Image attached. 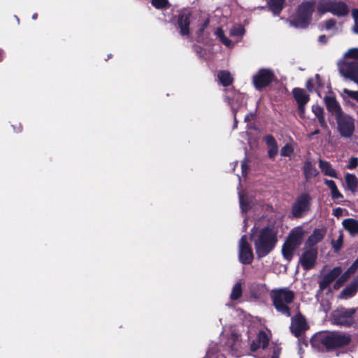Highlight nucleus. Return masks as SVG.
<instances>
[{"instance_id":"nucleus-1","label":"nucleus","mask_w":358,"mask_h":358,"mask_svg":"<svg viewBox=\"0 0 358 358\" xmlns=\"http://www.w3.org/2000/svg\"><path fill=\"white\" fill-rule=\"evenodd\" d=\"M252 232L251 238L254 241L257 256L259 257H265L273 250L276 242L272 229L268 227L264 228L256 237L254 229Z\"/></svg>"},{"instance_id":"nucleus-2","label":"nucleus","mask_w":358,"mask_h":358,"mask_svg":"<svg viewBox=\"0 0 358 358\" xmlns=\"http://www.w3.org/2000/svg\"><path fill=\"white\" fill-rule=\"evenodd\" d=\"M270 294L275 309L289 317L290 310L288 305L293 301L294 292L287 287H283L271 290Z\"/></svg>"},{"instance_id":"nucleus-3","label":"nucleus","mask_w":358,"mask_h":358,"mask_svg":"<svg viewBox=\"0 0 358 358\" xmlns=\"http://www.w3.org/2000/svg\"><path fill=\"white\" fill-rule=\"evenodd\" d=\"M317 10L320 14L329 12L338 17L347 16L350 13V8L345 2L336 1H320L317 6Z\"/></svg>"},{"instance_id":"nucleus-4","label":"nucleus","mask_w":358,"mask_h":358,"mask_svg":"<svg viewBox=\"0 0 358 358\" xmlns=\"http://www.w3.org/2000/svg\"><path fill=\"white\" fill-rule=\"evenodd\" d=\"M351 341L350 335L341 332H331L321 338L322 343L328 350H334L348 345Z\"/></svg>"},{"instance_id":"nucleus-5","label":"nucleus","mask_w":358,"mask_h":358,"mask_svg":"<svg viewBox=\"0 0 358 358\" xmlns=\"http://www.w3.org/2000/svg\"><path fill=\"white\" fill-rule=\"evenodd\" d=\"M314 11V3L304 2L301 3L298 9L295 20L291 24L299 28H304L310 22L311 15Z\"/></svg>"},{"instance_id":"nucleus-6","label":"nucleus","mask_w":358,"mask_h":358,"mask_svg":"<svg viewBox=\"0 0 358 358\" xmlns=\"http://www.w3.org/2000/svg\"><path fill=\"white\" fill-rule=\"evenodd\" d=\"M225 100L227 101L229 105L231 106V109L234 113V128L236 127L237 120H236V113L239 110H241L245 108L246 103V97L245 95L241 94L238 92H236L234 90H229L227 92V94L225 96Z\"/></svg>"},{"instance_id":"nucleus-7","label":"nucleus","mask_w":358,"mask_h":358,"mask_svg":"<svg viewBox=\"0 0 358 358\" xmlns=\"http://www.w3.org/2000/svg\"><path fill=\"white\" fill-rule=\"evenodd\" d=\"M337 129L341 137L349 138L355 131V120L348 114L343 113L336 117Z\"/></svg>"},{"instance_id":"nucleus-8","label":"nucleus","mask_w":358,"mask_h":358,"mask_svg":"<svg viewBox=\"0 0 358 358\" xmlns=\"http://www.w3.org/2000/svg\"><path fill=\"white\" fill-rule=\"evenodd\" d=\"M311 197L308 194H302L299 196L294 202L292 213L295 217H301L307 214L310 210Z\"/></svg>"},{"instance_id":"nucleus-9","label":"nucleus","mask_w":358,"mask_h":358,"mask_svg":"<svg viewBox=\"0 0 358 358\" xmlns=\"http://www.w3.org/2000/svg\"><path fill=\"white\" fill-rule=\"evenodd\" d=\"M341 74L358 84V62L345 61L338 64Z\"/></svg>"},{"instance_id":"nucleus-10","label":"nucleus","mask_w":358,"mask_h":358,"mask_svg":"<svg viewBox=\"0 0 358 358\" xmlns=\"http://www.w3.org/2000/svg\"><path fill=\"white\" fill-rule=\"evenodd\" d=\"M317 257V250L316 248H308L305 246L300 257L299 262L303 269L310 270L314 267Z\"/></svg>"},{"instance_id":"nucleus-11","label":"nucleus","mask_w":358,"mask_h":358,"mask_svg":"<svg viewBox=\"0 0 358 358\" xmlns=\"http://www.w3.org/2000/svg\"><path fill=\"white\" fill-rule=\"evenodd\" d=\"M238 257L242 264H250L253 260V253L250 244L247 241V236H243L238 244Z\"/></svg>"},{"instance_id":"nucleus-12","label":"nucleus","mask_w":358,"mask_h":358,"mask_svg":"<svg viewBox=\"0 0 358 358\" xmlns=\"http://www.w3.org/2000/svg\"><path fill=\"white\" fill-rule=\"evenodd\" d=\"M273 74L268 69H261L253 76V83L255 87L261 90L267 86L273 80Z\"/></svg>"},{"instance_id":"nucleus-13","label":"nucleus","mask_w":358,"mask_h":358,"mask_svg":"<svg viewBox=\"0 0 358 358\" xmlns=\"http://www.w3.org/2000/svg\"><path fill=\"white\" fill-rule=\"evenodd\" d=\"M355 311V309H350L336 312L334 315V323L341 326L350 327L353 323L352 315Z\"/></svg>"},{"instance_id":"nucleus-14","label":"nucleus","mask_w":358,"mask_h":358,"mask_svg":"<svg viewBox=\"0 0 358 358\" xmlns=\"http://www.w3.org/2000/svg\"><path fill=\"white\" fill-rule=\"evenodd\" d=\"M290 329L294 336H299L308 329L306 319L300 314L296 315L292 320Z\"/></svg>"},{"instance_id":"nucleus-15","label":"nucleus","mask_w":358,"mask_h":358,"mask_svg":"<svg viewBox=\"0 0 358 358\" xmlns=\"http://www.w3.org/2000/svg\"><path fill=\"white\" fill-rule=\"evenodd\" d=\"M191 12L189 10H182L178 15V25L180 28V33L182 36L188 35L189 33Z\"/></svg>"},{"instance_id":"nucleus-16","label":"nucleus","mask_w":358,"mask_h":358,"mask_svg":"<svg viewBox=\"0 0 358 358\" xmlns=\"http://www.w3.org/2000/svg\"><path fill=\"white\" fill-rule=\"evenodd\" d=\"M326 107L329 113L336 117L343 114L341 107L335 97L332 95H327L324 98Z\"/></svg>"},{"instance_id":"nucleus-17","label":"nucleus","mask_w":358,"mask_h":358,"mask_svg":"<svg viewBox=\"0 0 358 358\" xmlns=\"http://www.w3.org/2000/svg\"><path fill=\"white\" fill-rule=\"evenodd\" d=\"M342 272V268L339 266L334 268L328 273L324 275L322 280L320 282V288L324 290L330 285Z\"/></svg>"},{"instance_id":"nucleus-18","label":"nucleus","mask_w":358,"mask_h":358,"mask_svg":"<svg viewBox=\"0 0 358 358\" xmlns=\"http://www.w3.org/2000/svg\"><path fill=\"white\" fill-rule=\"evenodd\" d=\"M358 291V276L355 278L340 294V298L348 299L352 297Z\"/></svg>"},{"instance_id":"nucleus-19","label":"nucleus","mask_w":358,"mask_h":358,"mask_svg":"<svg viewBox=\"0 0 358 358\" xmlns=\"http://www.w3.org/2000/svg\"><path fill=\"white\" fill-rule=\"evenodd\" d=\"M324 236V231L322 229H315L307 240L305 246L308 248H315V245L322 240Z\"/></svg>"},{"instance_id":"nucleus-20","label":"nucleus","mask_w":358,"mask_h":358,"mask_svg":"<svg viewBox=\"0 0 358 358\" xmlns=\"http://www.w3.org/2000/svg\"><path fill=\"white\" fill-rule=\"evenodd\" d=\"M303 235V229L301 227H296L292 230L287 240L299 246L302 241Z\"/></svg>"},{"instance_id":"nucleus-21","label":"nucleus","mask_w":358,"mask_h":358,"mask_svg":"<svg viewBox=\"0 0 358 358\" xmlns=\"http://www.w3.org/2000/svg\"><path fill=\"white\" fill-rule=\"evenodd\" d=\"M319 166L324 175L331 178H337V173L336 170L332 167L331 164L329 162L320 159Z\"/></svg>"},{"instance_id":"nucleus-22","label":"nucleus","mask_w":358,"mask_h":358,"mask_svg":"<svg viewBox=\"0 0 358 358\" xmlns=\"http://www.w3.org/2000/svg\"><path fill=\"white\" fill-rule=\"evenodd\" d=\"M297 247V245H295V244L289 242L287 240L285 241L282 248V253L284 258L287 261H291L293 257L294 252Z\"/></svg>"},{"instance_id":"nucleus-23","label":"nucleus","mask_w":358,"mask_h":358,"mask_svg":"<svg viewBox=\"0 0 358 358\" xmlns=\"http://www.w3.org/2000/svg\"><path fill=\"white\" fill-rule=\"evenodd\" d=\"M343 227L349 231L351 235L358 234V222L354 219L348 218L342 222Z\"/></svg>"},{"instance_id":"nucleus-24","label":"nucleus","mask_w":358,"mask_h":358,"mask_svg":"<svg viewBox=\"0 0 358 358\" xmlns=\"http://www.w3.org/2000/svg\"><path fill=\"white\" fill-rule=\"evenodd\" d=\"M324 184L329 187L331 191V196L333 199H343V196L338 190L335 182L332 180L324 179Z\"/></svg>"},{"instance_id":"nucleus-25","label":"nucleus","mask_w":358,"mask_h":358,"mask_svg":"<svg viewBox=\"0 0 358 358\" xmlns=\"http://www.w3.org/2000/svg\"><path fill=\"white\" fill-rule=\"evenodd\" d=\"M293 94L297 104H306L309 101V96L303 89L294 88L293 90Z\"/></svg>"},{"instance_id":"nucleus-26","label":"nucleus","mask_w":358,"mask_h":358,"mask_svg":"<svg viewBox=\"0 0 358 358\" xmlns=\"http://www.w3.org/2000/svg\"><path fill=\"white\" fill-rule=\"evenodd\" d=\"M312 111L317 117L320 126L323 128H327V124L324 119L323 108L318 105H313L312 107Z\"/></svg>"},{"instance_id":"nucleus-27","label":"nucleus","mask_w":358,"mask_h":358,"mask_svg":"<svg viewBox=\"0 0 358 358\" xmlns=\"http://www.w3.org/2000/svg\"><path fill=\"white\" fill-rule=\"evenodd\" d=\"M285 3V0H269L268 1V6L269 10L273 13V15H278L282 10Z\"/></svg>"},{"instance_id":"nucleus-28","label":"nucleus","mask_w":358,"mask_h":358,"mask_svg":"<svg viewBox=\"0 0 358 358\" xmlns=\"http://www.w3.org/2000/svg\"><path fill=\"white\" fill-rule=\"evenodd\" d=\"M303 173L306 180L315 177L318 174V171L310 162H306L303 166Z\"/></svg>"},{"instance_id":"nucleus-29","label":"nucleus","mask_w":358,"mask_h":358,"mask_svg":"<svg viewBox=\"0 0 358 358\" xmlns=\"http://www.w3.org/2000/svg\"><path fill=\"white\" fill-rule=\"evenodd\" d=\"M322 28L327 31H333L334 33L338 32L341 30V24H338L334 19H329L324 21L322 24Z\"/></svg>"},{"instance_id":"nucleus-30","label":"nucleus","mask_w":358,"mask_h":358,"mask_svg":"<svg viewBox=\"0 0 358 358\" xmlns=\"http://www.w3.org/2000/svg\"><path fill=\"white\" fill-rule=\"evenodd\" d=\"M345 180L348 189L351 192H355L358 184V178L356 176L351 173H347L345 176Z\"/></svg>"},{"instance_id":"nucleus-31","label":"nucleus","mask_w":358,"mask_h":358,"mask_svg":"<svg viewBox=\"0 0 358 358\" xmlns=\"http://www.w3.org/2000/svg\"><path fill=\"white\" fill-rule=\"evenodd\" d=\"M217 78L223 86H229L233 82V77L227 71H221L217 74Z\"/></svg>"},{"instance_id":"nucleus-32","label":"nucleus","mask_w":358,"mask_h":358,"mask_svg":"<svg viewBox=\"0 0 358 358\" xmlns=\"http://www.w3.org/2000/svg\"><path fill=\"white\" fill-rule=\"evenodd\" d=\"M270 331L268 330L260 331L257 336L258 343L261 344L262 348L264 349L267 347L270 340Z\"/></svg>"},{"instance_id":"nucleus-33","label":"nucleus","mask_w":358,"mask_h":358,"mask_svg":"<svg viewBox=\"0 0 358 358\" xmlns=\"http://www.w3.org/2000/svg\"><path fill=\"white\" fill-rule=\"evenodd\" d=\"M239 201L241 211L243 213L247 212L250 208L252 207L253 202L252 199L248 196H244L241 193H239Z\"/></svg>"},{"instance_id":"nucleus-34","label":"nucleus","mask_w":358,"mask_h":358,"mask_svg":"<svg viewBox=\"0 0 358 358\" xmlns=\"http://www.w3.org/2000/svg\"><path fill=\"white\" fill-rule=\"evenodd\" d=\"M215 36L220 39V41L227 47H233V42L225 36L223 30L221 28H217L215 31Z\"/></svg>"},{"instance_id":"nucleus-35","label":"nucleus","mask_w":358,"mask_h":358,"mask_svg":"<svg viewBox=\"0 0 358 358\" xmlns=\"http://www.w3.org/2000/svg\"><path fill=\"white\" fill-rule=\"evenodd\" d=\"M242 285L241 282H236L231 290V294H230V299L232 301H235L238 299L241 295H242Z\"/></svg>"},{"instance_id":"nucleus-36","label":"nucleus","mask_w":358,"mask_h":358,"mask_svg":"<svg viewBox=\"0 0 358 358\" xmlns=\"http://www.w3.org/2000/svg\"><path fill=\"white\" fill-rule=\"evenodd\" d=\"M152 5L157 9H166L169 7L168 0H152Z\"/></svg>"},{"instance_id":"nucleus-37","label":"nucleus","mask_w":358,"mask_h":358,"mask_svg":"<svg viewBox=\"0 0 358 358\" xmlns=\"http://www.w3.org/2000/svg\"><path fill=\"white\" fill-rule=\"evenodd\" d=\"M294 152V148L291 144H286L280 150V154L284 157H289Z\"/></svg>"},{"instance_id":"nucleus-38","label":"nucleus","mask_w":358,"mask_h":358,"mask_svg":"<svg viewBox=\"0 0 358 358\" xmlns=\"http://www.w3.org/2000/svg\"><path fill=\"white\" fill-rule=\"evenodd\" d=\"M245 30L242 26L234 27L230 30V34L233 36H241L244 34Z\"/></svg>"},{"instance_id":"nucleus-39","label":"nucleus","mask_w":358,"mask_h":358,"mask_svg":"<svg viewBox=\"0 0 358 358\" xmlns=\"http://www.w3.org/2000/svg\"><path fill=\"white\" fill-rule=\"evenodd\" d=\"M343 94L354 100H356L358 102V91H352L348 89H343Z\"/></svg>"},{"instance_id":"nucleus-40","label":"nucleus","mask_w":358,"mask_h":358,"mask_svg":"<svg viewBox=\"0 0 358 358\" xmlns=\"http://www.w3.org/2000/svg\"><path fill=\"white\" fill-rule=\"evenodd\" d=\"M345 57L358 59V48H351L345 54Z\"/></svg>"},{"instance_id":"nucleus-41","label":"nucleus","mask_w":358,"mask_h":358,"mask_svg":"<svg viewBox=\"0 0 358 358\" xmlns=\"http://www.w3.org/2000/svg\"><path fill=\"white\" fill-rule=\"evenodd\" d=\"M352 16L355 22V25L353 27V31L358 34V10L353 9L352 11Z\"/></svg>"},{"instance_id":"nucleus-42","label":"nucleus","mask_w":358,"mask_h":358,"mask_svg":"<svg viewBox=\"0 0 358 358\" xmlns=\"http://www.w3.org/2000/svg\"><path fill=\"white\" fill-rule=\"evenodd\" d=\"M264 141L268 147H271L277 145V142L275 138L271 135H268L265 136Z\"/></svg>"},{"instance_id":"nucleus-43","label":"nucleus","mask_w":358,"mask_h":358,"mask_svg":"<svg viewBox=\"0 0 358 358\" xmlns=\"http://www.w3.org/2000/svg\"><path fill=\"white\" fill-rule=\"evenodd\" d=\"M342 243H343V234H341L338 240L336 241H334L333 242V247L334 248L335 250H338L341 246H342Z\"/></svg>"},{"instance_id":"nucleus-44","label":"nucleus","mask_w":358,"mask_h":358,"mask_svg":"<svg viewBox=\"0 0 358 358\" xmlns=\"http://www.w3.org/2000/svg\"><path fill=\"white\" fill-rule=\"evenodd\" d=\"M278 145H273L271 147H268V155L270 158H273L278 153Z\"/></svg>"},{"instance_id":"nucleus-45","label":"nucleus","mask_w":358,"mask_h":358,"mask_svg":"<svg viewBox=\"0 0 358 358\" xmlns=\"http://www.w3.org/2000/svg\"><path fill=\"white\" fill-rule=\"evenodd\" d=\"M358 165V159L357 157H352L349 161V164L348 165V168L350 169H353L356 168Z\"/></svg>"},{"instance_id":"nucleus-46","label":"nucleus","mask_w":358,"mask_h":358,"mask_svg":"<svg viewBox=\"0 0 358 358\" xmlns=\"http://www.w3.org/2000/svg\"><path fill=\"white\" fill-rule=\"evenodd\" d=\"M262 348V345L260 343H258V340L254 341L251 344V350L252 351H256L257 349H259Z\"/></svg>"},{"instance_id":"nucleus-47","label":"nucleus","mask_w":358,"mask_h":358,"mask_svg":"<svg viewBox=\"0 0 358 358\" xmlns=\"http://www.w3.org/2000/svg\"><path fill=\"white\" fill-rule=\"evenodd\" d=\"M305 105L306 104H301H301H298L299 115L301 117H304V114H305Z\"/></svg>"},{"instance_id":"nucleus-48","label":"nucleus","mask_w":358,"mask_h":358,"mask_svg":"<svg viewBox=\"0 0 358 358\" xmlns=\"http://www.w3.org/2000/svg\"><path fill=\"white\" fill-rule=\"evenodd\" d=\"M349 268L355 273L358 268V259H356Z\"/></svg>"},{"instance_id":"nucleus-49","label":"nucleus","mask_w":358,"mask_h":358,"mask_svg":"<svg viewBox=\"0 0 358 358\" xmlns=\"http://www.w3.org/2000/svg\"><path fill=\"white\" fill-rule=\"evenodd\" d=\"M314 80H308L306 83V87L309 91H312L314 87Z\"/></svg>"},{"instance_id":"nucleus-50","label":"nucleus","mask_w":358,"mask_h":358,"mask_svg":"<svg viewBox=\"0 0 358 358\" xmlns=\"http://www.w3.org/2000/svg\"><path fill=\"white\" fill-rule=\"evenodd\" d=\"M241 168H242L243 175L245 176L247 174L248 166H247V164L245 161L242 162Z\"/></svg>"},{"instance_id":"nucleus-51","label":"nucleus","mask_w":358,"mask_h":358,"mask_svg":"<svg viewBox=\"0 0 358 358\" xmlns=\"http://www.w3.org/2000/svg\"><path fill=\"white\" fill-rule=\"evenodd\" d=\"M209 24V20L208 19H206L202 25H201V27L200 29V31L201 32H203L204 31V29L208 26Z\"/></svg>"},{"instance_id":"nucleus-52","label":"nucleus","mask_w":358,"mask_h":358,"mask_svg":"<svg viewBox=\"0 0 358 358\" xmlns=\"http://www.w3.org/2000/svg\"><path fill=\"white\" fill-rule=\"evenodd\" d=\"M318 41H319L320 43L324 44V43H327V38L325 35H321V36H319Z\"/></svg>"},{"instance_id":"nucleus-53","label":"nucleus","mask_w":358,"mask_h":358,"mask_svg":"<svg viewBox=\"0 0 358 358\" xmlns=\"http://www.w3.org/2000/svg\"><path fill=\"white\" fill-rule=\"evenodd\" d=\"M349 278H350V277H348V275L345 273H343V274H342V275H341L338 278H340V279H341V282H345V281H347V280H348V279Z\"/></svg>"},{"instance_id":"nucleus-54","label":"nucleus","mask_w":358,"mask_h":358,"mask_svg":"<svg viewBox=\"0 0 358 358\" xmlns=\"http://www.w3.org/2000/svg\"><path fill=\"white\" fill-rule=\"evenodd\" d=\"M343 283H344V282H341V279H340V278H338V279L336 280V283H335V285H334V288H335V289H338V288H339V287H341Z\"/></svg>"},{"instance_id":"nucleus-55","label":"nucleus","mask_w":358,"mask_h":358,"mask_svg":"<svg viewBox=\"0 0 358 358\" xmlns=\"http://www.w3.org/2000/svg\"><path fill=\"white\" fill-rule=\"evenodd\" d=\"M343 283H344V282H341V279H340V278H338V279L336 280V283H335V285H334V288H335V289H338V288H339V287H341Z\"/></svg>"},{"instance_id":"nucleus-56","label":"nucleus","mask_w":358,"mask_h":358,"mask_svg":"<svg viewBox=\"0 0 358 358\" xmlns=\"http://www.w3.org/2000/svg\"><path fill=\"white\" fill-rule=\"evenodd\" d=\"M342 212V209L341 208H338L334 210V215L335 216H338L340 215V213Z\"/></svg>"},{"instance_id":"nucleus-57","label":"nucleus","mask_w":358,"mask_h":358,"mask_svg":"<svg viewBox=\"0 0 358 358\" xmlns=\"http://www.w3.org/2000/svg\"><path fill=\"white\" fill-rule=\"evenodd\" d=\"M345 273L348 275V277H350L354 273L350 268H348Z\"/></svg>"},{"instance_id":"nucleus-58","label":"nucleus","mask_w":358,"mask_h":358,"mask_svg":"<svg viewBox=\"0 0 358 358\" xmlns=\"http://www.w3.org/2000/svg\"><path fill=\"white\" fill-rule=\"evenodd\" d=\"M252 117V115H251V114H248V115H245V122L249 121V120H250V117Z\"/></svg>"},{"instance_id":"nucleus-59","label":"nucleus","mask_w":358,"mask_h":358,"mask_svg":"<svg viewBox=\"0 0 358 358\" xmlns=\"http://www.w3.org/2000/svg\"><path fill=\"white\" fill-rule=\"evenodd\" d=\"M319 133H320V130H319V129H316V130H315V131L312 133L311 136H313V135H315V134H318Z\"/></svg>"},{"instance_id":"nucleus-60","label":"nucleus","mask_w":358,"mask_h":358,"mask_svg":"<svg viewBox=\"0 0 358 358\" xmlns=\"http://www.w3.org/2000/svg\"><path fill=\"white\" fill-rule=\"evenodd\" d=\"M36 18H37V14H36V13H35V14H34V15H32V19H33V20H36Z\"/></svg>"},{"instance_id":"nucleus-61","label":"nucleus","mask_w":358,"mask_h":358,"mask_svg":"<svg viewBox=\"0 0 358 358\" xmlns=\"http://www.w3.org/2000/svg\"><path fill=\"white\" fill-rule=\"evenodd\" d=\"M319 79H320L319 75H316L315 76V80H317V82L319 81Z\"/></svg>"},{"instance_id":"nucleus-62","label":"nucleus","mask_w":358,"mask_h":358,"mask_svg":"<svg viewBox=\"0 0 358 358\" xmlns=\"http://www.w3.org/2000/svg\"><path fill=\"white\" fill-rule=\"evenodd\" d=\"M2 59V51L0 50V61Z\"/></svg>"}]
</instances>
